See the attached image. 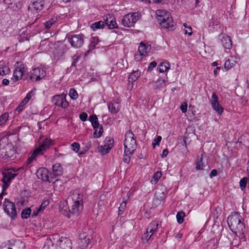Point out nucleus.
<instances>
[{"label": "nucleus", "instance_id": "obj_9", "mask_svg": "<svg viewBox=\"0 0 249 249\" xmlns=\"http://www.w3.org/2000/svg\"><path fill=\"white\" fill-rule=\"evenodd\" d=\"M46 75V72L44 70L36 68L33 69L28 73V76L31 81H37L44 78Z\"/></svg>", "mask_w": 249, "mask_h": 249}, {"label": "nucleus", "instance_id": "obj_37", "mask_svg": "<svg viewBox=\"0 0 249 249\" xmlns=\"http://www.w3.org/2000/svg\"><path fill=\"white\" fill-rule=\"evenodd\" d=\"M126 150H124L123 161L126 163H128L130 161V158L132 156L134 152L131 151L130 154L128 152L127 153H126Z\"/></svg>", "mask_w": 249, "mask_h": 249}, {"label": "nucleus", "instance_id": "obj_40", "mask_svg": "<svg viewBox=\"0 0 249 249\" xmlns=\"http://www.w3.org/2000/svg\"><path fill=\"white\" fill-rule=\"evenodd\" d=\"M94 129L95 130V132L93 134L94 137L96 138H99L101 137L103 132L102 126L101 125L99 126V128H94Z\"/></svg>", "mask_w": 249, "mask_h": 249}, {"label": "nucleus", "instance_id": "obj_33", "mask_svg": "<svg viewBox=\"0 0 249 249\" xmlns=\"http://www.w3.org/2000/svg\"><path fill=\"white\" fill-rule=\"evenodd\" d=\"M68 207L67 206H63V208H62V205H61L59 207V211L64 215H65L67 216L68 218H70L71 217V214L69 212V210L67 211Z\"/></svg>", "mask_w": 249, "mask_h": 249}, {"label": "nucleus", "instance_id": "obj_4", "mask_svg": "<svg viewBox=\"0 0 249 249\" xmlns=\"http://www.w3.org/2000/svg\"><path fill=\"white\" fill-rule=\"evenodd\" d=\"M124 150L130 154L131 151L134 152L137 148L136 141L134 134L130 130L128 131L125 135L124 141Z\"/></svg>", "mask_w": 249, "mask_h": 249}, {"label": "nucleus", "instance_id": "obj_36", "mask_svg": "<svg viewBox=\"0 0 249 249\" xmlns=\"http://www.w3.org/2000/svg\"><path fill=\"white\" fill-rule=\"evenodd\" d=\"M9 118V114L8 113H4L0 116V125L2 126L4 125L6 122Z\"/></svg>", "mask_w": 249, "mask_h": 249}, {"label": "nucleus", "instance_id": "obj_17", "mask_svg": "<svg viewBox=\"0 0 249 249\" xmlns=\"http://www.w3.org/2000/svg\"><path fill=\"white\" fill-rule=\"evenodd\" d=\"M49 171L46 168H41L37 170L36 174L38 178L51 182L52 181L49 179Z\"/></svg>", "mask_w": 249, "mask_h": 249}, {"label": "nucleus", "instance_id": "obj_49", "mask_svg": "<svg viewBox=\"0 0 249 249\" xmlns=\"http://www.w3.org/2000/svg\"><path fill=\"white\" fill-rule=\"evenodd\" d=\"M105 143L109 145V146L108 147L110 148V147H112L113 146L114 140L110 137H107L105 141Z\"/></svg>", "mask_w": 249, "mask_h": 249}, {"label": "nucleus", "instance_id": "obj_22", "mask_svg": "<svg viewBox=\"0 0 249 249\" xmlns=\"http://www.w3.org/2000/svg\"><path fill=\"white\" fill-rule=\"evenodd\" d=\"M17 176V174H14L9 170L7 172L3 173V179L2 181L3 182L10 183L11 180L15 178Z\"/></svg>", "mask_w": 249, "mask_h": 249}, {"label": "nucleus", "instance_id": "obj_57", "mask_svg": "<svg viewBox=\"0 0 249 249\" xmlns=\"http://www.w3.org/2000/svg\"><path fill=\"white\" fill-rule=\"evenodd\" d=\"M87 118L88 114L86 112H83L80 115V119L82 121H86L87 120Z\"/></svg>", "mask_w": 249, "mask_h": 249}, {"label": "nucleus", "instance_id": "obj_41", "mask_svg": "<svg viewBox=\"0 0 249 249\" xmlns=\"http://www.w3.org/2000/svg\"><path fill=\"white\" fill-rule=\"evenodd\" d=\"M248 178L246 177L242 178L239 182L240 187L242 191H244L247 186Z\"/></svg>", "mask_w": 249, "mask_h": 249}, {"label": "nucleus", "instance_id": "obj_19", "mask_svg": "<svg viewBox=\"0 0 249 249\" xmlns=\"http://www.w3.org/2000/svg\"><path fill=\"white\" fill-rule=\"evenodd\" d=\"M219 37L223 47L227 49H231V48L232 43L230 36H220Z\"/></svg>", "mask_w": 249, "mask_h": 249}, {"label": "nucleus", "instance_id": "obj_15", "mask_svg": "<svg viewBox=\"0 0 249 249\" xmlns=\"http://www.w3.org/2000/svg\"><path fill=\"white\" fill-rule=\"evenodd\" d=\"M45 4V0H32L29 9L38 12L42 10Z\"/></svg>", "mask_w": 249, "mask_h": 249}, {"label": "nucleus", "instance_id": "obj_45", "mask_svg": "<svg viewBox=\"0 0 249 249\" xmlns=\"http://www.w3.org/2000/svg\"><path fill=\"white\" fill-rule=\"evenodd\" d=\"M126 202L123 201L122 202V203L121 204V205L119 208V210H118V214L119 215L122 214L124 213V210L126 207Z\"/></svg>", "mask_w": 249, "mask_h": 249}, {"label": "nucleus", "instance_id": "obj_32", "mask_svg": "<svg viewBox=\"0 0 249 249\" xmlns=\"http://www.w3.org/2000/svg\"><path fill=\"white\" fill-rule=\"evenodd\" d=\"M89 238L78 241V244L81 249L87 248L89 243Z\"/></svg>", "mask_w": 249, "mask_h": 249}, {"label": "nucleus", "instance_id": "obj_24", "mask_svg": "<svg viewBox=\"0 0 249 249\" xmlns=\"http://www.w3.org/2000/svg\"><path fill=\"white\" fill-rule=\"evenodd\" d=\"M159 224L156 221H152L148 226L147 230L148 232H150L152 234L157 231L158 229Z\"/></svg>", "mask_w": 249, "mask_h": 249}, {"label": "nucleus", "instance_id": "obj_63", "mask_svg": "<svg viewBox=\"0 0 249 249\" xmlns=\"http://www.w3.org/2000/svg\"><path fill=\"white\" fill-rule=\"evenodd\" d=\"M168 154V150L167 149H164L162 153L161 157L162 158H165L167 156Z\"/></svg>", "mask_w": 249, "mask_h": 249}, {"label": "nucleus", "instance_id": "obj_18", "mask_svg": "<svg viewBox=\"0 0 249 249\" xmlns=\"http://www.w3.org/2000/svg\"><path fill=\"white\" fill-rule=\"evenodd\" d=\"M108 109L112 114H116L120 110L121 106L120 103L117 101L113 100L108 105Z\"/></svg>", "mask_w": 249, "mask_h": 249}, {"label": "nucleus", "instance_id": "obj_42", "mask_svg": "<svg viewBox=\"0 0 249 249\" xmlns=\"http://www.w3.org/2000/svg\"><path fill=\"white\" fill-rule=\"evenodd\" d=\"M108 146H109V145H108L105 143L104 145H101L100 146V151L102 152V153L103 154H107V153H108L110 151L111 148H112V147H110V148H109V147H108Z\"/></svg>", "mask_w": 249, "mask_h": 249}, {"label": "nucleus", "instance_id": "obj_3", "mask_svg": "<svg viewBox=\"0 0 249 249\" xmlns=\"http://www.w3.org/2000/svg\"><path fill=\"white\" fill-rule=\"evenodd\" d=\"M83 195L80 194H73L72 200L73 204L69 208V212L71 214L78 215L83 210Z\"/></svg>", "mask_w": 249, "mask_h": 249}, {"label": "nucleus", "instance_id": "obj_61", "mask_svg": "<svg viewBox=\"0 0 249 249\" xmlns=\"http://www.w3.org/2000/svg\"><path fill=\"white\" fill-rule=\"evenodd\" d=\"M185 34H188L189 36L192 34V29L191 26H188V27L185 29Z\"/></svg>", "mask_w": 249, "mask_h": 249}, {"label": "nucleus", "instance_id": "obj_20", "mask_svg": "<svg viewBox=\"0 0 249 249\" xmlns=\"http://www.w3.org/2000/svg\"><path fill=\"white\" fill-rule=\"evenodd\" d=\"M151 47L150 45L145 44L142 42L138 48V51L141 55H145L150 52Z\"/></svg>", "mask_w": 249, "mask_h": 249}, {"label": "nucleus", "instance_id": "obj_8", "mask_svg": "<svg viewBox=\"0 0 249 249\" xmlns=\"http://www.w3.org/2000/svg\"><path fill=\"white\" fill-rule=\"evenodd\" d=\"M3 207L5 213L11 217L12 219H15L17 216V213L15 204L7 199H5Z\"/></svg>", "mask_w": 249, "mask_h": 249}, {"label": "nucleus", "instance_id": "obj_23", "mask_svg": "<svg viewBox=\"0 0 249 249\" xmlns=\"http://www.w3.org/2000/svg\"><path fill=\"white\" fill-rule=\"evenodd\" d=\"M10 69L4 61L0 62V75H5L10 72Z\"/></svg>", "mask_w": 249, "mask_h": 249}, {"label": "nucleus", "instance_id": "obj_48", "mask_svg": "<svg viewBox=\"0 0 249 249\" xmlns=\"http://www.w3.org/2000/svg\"><path fill=\"white\" fill-rule=\"evenodd\" d=\"M216 111V112L219 115H221L223 112L224 108L221 105L219 104V106L216 105L215 107H212Z\"/></svg>", "mask_w": 249, "mask_h": 249}, {"label": "nucleus", "instance_id": "obj_62", "mask_svg": "<svg viewBox=\"0 0 249 249\" xmlns=\"http://www.w3.org/2000/svg\"><path fill=\"white\" fill-rule=\"evenodd\" d=\"M217 170L215 169H213L211 171V172L210 173V177L211 178H212L213 177L216 176L217 175Z\"/></svg>", "mask_w": 249, "mask_h": 249}, {"label": "nucleus", "instance_id": "obj_47", "mask_svg": "<svg viewBox=\"0 0 249 249\" xmlns=\"http://www.w3.org/2000/svg\"><path fill=\"white\" fill-rule=\"evenodd\" d=\"M234 65V62H231V60L228 59L226 61L224 64V67L226 70H228L231 68Z\"/></svg>", "mask_w": 249, "mask_h": 249}, {"label": "nucleus", "instance_id": "obj_46", "mask_svg": "<svg viewBox=\"0 0 249 249\" xmlns=\"http://www.w3.org/2000/svg\"><path fill=\"white\" fill-rule=\"evenodd\" d=\"M203 159L201 158L196 162V169L197 170H200L203 169V164L202 162Z\"/></svg>", "mask_w": 249, "mask_h": 249}, {"label": "nucleus", "instance_id": "obj_43", "mask_svg": "<svg viewBox=\"0 0 249 249\" xmlns=\"http://www.w3.org/2000/svg\"><path fill=\"white\" fill-rule=\"evenodd\" d=\"M69 94L70 97L73 100L76 99L78 97L77 91L74 89H71Z\"/></svg>", "mask_w": 249, "mask_h": 249}, {"label": "nucleus", "instance_id": "obj_27", "mask_svg": "<svg viewBox=\"0 0 249 249\" xmlns=\"http://www.w3.org/2000/svg\"><path fill=\"white\" fill-rule=\"evenodd\" d=\"M89 121L91 122L93 128H99V126H101L98 122V118L96 115H90L89 118Z\"/></svg>", "mask_w": 249, "mask_h": 249}, {"label": "nucleus", "instance_id": "obj_55", "mask_svg": "<svg viewBox=\"0 0 249 249\" xmlns=\"http://www.w3.org/2000/svg\"><path fill=\"white\" fill-rule=\"evenodd\" d=\"M241 243V241L238 239H234L231 245L232 248L233 249L234 247H237L238 248V246H239V244Z\"/></svg>", "mask_w": 249, "mask_h": 249}, {"label": "nucleus", "instance_id": "obj_5", "mask_svg": "<svg viewBox=\"0 0 249 249\" xmlns=\"http://www.w3.org/2000/svg\"><path fill=\"white\" fill-rule=\"evenodd\" d=\"M52 144V142L48 139L44 140L39 146L36 147L33 151L31 157L28 160V163H30L36 157L39 155H42L46 150Z\"/></svg>", "mask_w": 249, "mask_h": 249}, {"label": "nucleus", "instance_id": "obj_52", "mask_svg": "<svg viewBox=\"0 0 249 249\" xmlns=\"http://www.w3.org/2000/svg\"><path fill=\"white\" fill-rule=\"evenodd\" d=\"M161 172H157L154 175V176L153 177V179L154 180V181L155 182H157L159 180L160 178L161 177Z\"/></svg>", "mask_w": 249, "mask_h": 249}, {"label": "nucleus", "instance_id": "obj_56", "mask_svg": "<svg viewBox=\"0 0 249 249\" xmlns=\"http://www.w3.org/2000/svg\"><path fill=\"white\" fill-rule=\"evenodd\" d=\"M79 58H80V56L79 55H74L72 57V64H71V66H75L76 63L78 61Z\"/></svg>", "mask_w": 249, "mask_h": 249}, {"label": "nucleus", "instance_id": "obj_59", "mask_svg": "<svg viewBox=\"0 0 249 249\" xmlns=\"http://www.w3.org/2000/svg\"><path fill=\"white\" fill-rule=\"evenodd\" d=\"M51 243V241L50 240H48L47 242V244H45L43 247V249H53V244H52V247L50 246V244Z\"/></svg>", "mask_w": 249, "mask_h": 249}, {"label": "nucleus", "instance_id": "obj_28", "mask_svg": "<svg viewBox=\"0 0 249 249\" xmlns=\"http://www.w3.org/2000/svg\"><path fill=\"white\" fill-rule=\"evenodd\" d=\"M158 69L160 72H165L170 69L169 64L167 61L163 62L158 66Z\"/></svg>", "mask_w": 249, "mask_h": 249}, {"label": "nucleus", "instance_id": "obj_38", "mask_svg": "<svg viewBox=\"0 0 249 249\" xmlns=\"http://www.w3.org/2000/svg\"><path fill=\"white\" fill-rule=\"evenodd\" d=\"M218 98L215 93H213L212 95L211 105L212 107H215L216 105L219 106Z\"/></svg>", "mask_w": 249, "mask_h": 249}, {"label": "nucleus", "instance_id": "obj_58", "mask_svg": "<svg viewBox=\"0 0 249 249\" xmlns=\"http://www.w3.org/2000/svg\"><path fill=\"white\" fill-rule=\"evenodd\" d=\"M89 238L86 232L80 233L79 235V240H84Z\"/></svg>", "mask_w": 249, "mask_h": 249}, {"label": "nucleus", "instance_id": "obj_39", "mask_svg": "<svg viewBox=\"0 0 249 249\" xmlns=\"http://www.w3.org/2000/svg\"><path fill=\"white\" fill-rule=\"evenodd\" d=\"M153 235V234H152L150 232H148V231L146 230V232L142 235V240L143 242L147 243Z\"/></svg>", "mask_w": 249, "mask_h": 249}, {"label": "nucleus", "instance_id": "obj_12", "mask_svg": "<svg viewBox=\"0 0 249 249\" xmlns=\"http://www.w3.org/2000/svg\"><path fill=\"white\" fill-rule=\"evenodd\" d=\"M52 103L62 108H65L67 107L69 104L66 99V95L65 94L56 95L53 97Z\"/></svg>", "mask_w": 249, "mask_h": 249}, {"label": "nucleus", "instance_id": "obj_60", "mask_svg": "<svg viewBox=\"0 0 249 249\" xmlns=\"http://www.w3.org/2000/svg\"><path fill=\"white\" fill-rule=\"evenodd\" d=\"M180 108L183 113H186L187 111V103H184L183 104H182L180 107Z\"/></svg>", "mask_w": 249, "mask_h": 249}, {"label": "nucleus", "instance_id": "obj_51", "mask_svg": "<svg viewBox=\"0 0 249 249\" xmlns=\"http://www.w3.org/2000/svg\"><path fill=\"white\" fill-rule=\"evenodd\" d=\"M157 65V63L155 61L151 62L149 64V67H148L147 71H151L153 70V69L156 67Z\"/></svg>", "mask_w": 249, "mask_h": 249}, {"label": "nucleus", "instance_id": "obj_29", "mask_svg": "<svg viewBox=\"0 0 249 249\" xmlns=\"http://www.w3.org/2000/svg\"><path fill=\"white\" fill-rule=\"evenodd\" d=\"M98 42L99 39L97 37H92L91 40V42L89 45V50L87 52L89 53V51L93 50L95 48L96 45L98 44Z\"/></svg>", "mask_w": 249, "mask_h": 249}, {"label": "nucleus", "instance_id": "obj_50", "mask_svg": "<svg viewBox=\"0 0 249 249\" xmlns=\"http://www.w3.org/2000/svg\"><path fill=\"white\" fill-rule=\"evenodd\" d=\"M71 147L74 151L77 152L80 148V144L77 142H73L71 144Z\"/></svg>", "mask_w": 249, "mask_h": 249}, {"label": "nucleus", "instance_id": "obj_25", "mask_svg": "<svg viewBox=\"0 0 249 249\" xmlns=\"http://www.w3.org/2000/svg\"><path fill=\"white\" fill-rule=\"evenodd\" d=\"M141 74V73L139 70L133 71L129 76V81L131 83L135 82L140 77Z\"/></svg>", "mask_w": 249, "mask_h": 249}, {"label": "nucleus", "instance_id": "obj_13", "mask_svg": "<svg viewBox=\"0 0 249 249\" xmlns=\"http://www.w3.org/2000/svg\"><path fill=\"white\" fill-rule=\"evenodd\" d=\"M17 63L18 64V66L14 70L13 76L11 78V80L13 83H15L21 79L23 77L24 73V65L21 63H19L18 62Z\"/></svg>", "mask_w": 249, "mask_h": 249}, {"label": "nucleus", "instance_id": "obj_26", "mask_svg": "<svg viewBox=\"0 0 249 249\" xmlns=\"http://www.w3.org/2000/svg\"><path fill=\"white\" fill-rule=\"evenodd\" d=\"M57 17L56 16H53L52 18L46 21L44 24L46 29H50L52 26L57 21Z\"/></svg>", "mask_w": 249, "mask_h": 249}, {"label": "nucleus", "instance_id": "obj_53", "mask_svg": "<svg viewBox=\"0 0 249 249\" xmlns=\"http://www.w3.org/2000/svg\"><path fill=\"white\" fill-rule=\"evenodd\" d=\"M161 140V137L160 136H159L157 137L156 139H155L154 141V142H153V147L155 148V146L156 145H159L160 144V142Z\"/></svg>", "mask_w": 249, "mask_h": 249}, {"label": "nucleus", "instance_id": "obj_2", "mask_svg": "<svg viewBox=\"0 0 249 249\" xmlns=\"http://www.w3.org/2000/svg\"><path fill=\"white\" fill-rule=\"evenodd\" d=\"M156 15L159 24L163 28L174 30L175 23L170 14L165 10H157Z\"/></svg>", "mask_w": 249, "mask_h": 249}, {"label": "nucleus", "instance_id": "obj_16", "mask_svg": "<svg viewBox=\"0 0 249 249\" xmlns=\"http://www.w3.org/2000/svg\"><path fill=\"white\" fill-rule=\"evenodd\" d=\"M56 245L57 249H71V241L66 237H61Z\"/></svg>", "mask_w": 249, "mask_h": 249}, {"label": "nucleus", "instance_id": "obj_44", "mask_svg": "<svg viewBox=\"0 0 249 249\" xmlns=\"http://www.w3.org/2000/svg\"><path fill=\"white\" fill-rule=\"evenodd\" d=\"M19 0H3V1L5 4L8 5V7L12 6L13 4L17 7L18 2Z\"/></svg>", "mask_w": 249, "mask_h": 249}, {"label": "nucleus", "instance_id": "obj_21", "mask_svg": "<svg viewBox=\"0 0 249 249\" xmlns=\"http://www.w3.org/2000/svg\"><path fill=\"white\" fill-rule=\"evenodd\" d=\"M63 170L59 163H56L53 166V175L54 178L60 176L63 174Z\"/></svg>", "mask_w": 249, "mask_h": 249}, {"label": "nucleus", "instance_id": "obj_1", "mask_svg": "<svg viewBox=\"0 0 249 249\" xmlns=\"http://www.w3.org/2000/svg\"><path fill=\"white\" fill-rule=\"evenodd\" d=\"M241 219L240 215L236 212H234L228 218V224L230 229L236 234H244L245 232V226Z\"/></svg>", "mask_w": 249, "mask_h": 249}, {"label": "nucleus", "instance_id": "obj_11", "mask_svg": "<svg viewBox=\"0 0 249 249\" xmlns=\"http://www.w3.org/2000/svg\"><path fill=\"white\" fill-rule=\"evenodd\" d=\"M2 158L6 161L12 160L16 158V152L14 147L12 145H8L5 152H2L0 154Z\"/></svg>", "mask_w": 249, "mask_h": 249}, {"label": "nucleus", "instance_id": "obj_30", "mask_svg": "<svg viewBox=\"0 0 249 249\" xmlns=\"http://www.w3.org/2000/svg\"><path fill=\"white\" fill-rule=\"evenodd\" d=\"M105 26L104 22L103 21H99L95 22L91 25V28L95 31L98 29H101L104 28Z\"/></svg>", "mask_w": 249, "mask_h": 249}, {"label": "nucleus", "instance_id": "obj_10", "mask_svg": "<svg viewBox=\"0 0 249 249\" xmlns=\"http://www.w3.org/2000/svg\"><path fill=\"white\" fill-rule=\"evenodd\" d=\"M69 42L71 46L75 48H79L84 44V38L83 35H69L67 37Z\"/></svg>", "mask_w": 249, "mask_h": 249}, {"label": "nucleus", "instance_id": "obj_54", "mask_svg": "<svg viewBox=\"0 0 249 249\" xmlns=\"http://www.w3.org/2000/svg\"><path fill=\"white\" fill-rule=\"evenodd\" d=\"M48 204L49 202L47 200L43 201L38 209V211L43 210L48 205Z\"/></svg>", "mask_w": 249, "mask_h": 249}, {"label": "nucleus", "instance_id": "obj_35", "mask_svg": "<svg viewBox=\"0 0 249 249\" xmlns=\"http://www.w3.org/2000/svg\"><path fill=\"white\" fill-rule=\"evenodd\" d=\"M165 86V81L163 79H158L155 83L154 87L155 89H158L160 88L164 87Z\"/></svg>", "mask_w": 249, "mask_h": 249}, {"label": "nucleus", "instance_id": "obj_34", "mask_svg": "<svg viewBox=\"0 0 249 249\" xmlns=\"http://www.w3.org/2000/svg\"><path fill=\"white\" fill-rule=\"evenodd\" d=\"M185 216V213L183 211L179 212L177 213L176 217L177 221L179 224H181L183 222L184 217Z\"/></svg>", "mask_w": 249, "mask_h": 249}, {"label": "nucleus", "instance_id": "obj_6", "mask_svg": "<svg viewBox=\"0 0 249 249\" xmlns=\"http://www.w3.org/2000/svg\"><path fill=\"white\" fill-rule=\"evenodd\" d=\"M52 144V142L48 139L44 140L39 146L36 147L33 151L31 157L28 160V163H30L36 157L39 155H42L46 150Z\"/></svg>", "mask_w": 249, "mask_h": 249}, {"label": "nucleus", "instance_id": "obj_31", "mask_svg": "<svg viewBox=\"0 0 249 249\" xmlns=\"http://www.w3.org/2000/svg\"><path fill=\"white\" fill-rule=\"evenodd\" d=\"M31 213V210L30 208H26L23 209L21 212V216L22 218L27 219L30 217Z\"/></svg>", "mask_w": 249, "mask_h": 249}, {"label": "nucleus", "instance_id": "obj_64", "mask_svg": "<svg viewBox=\"0 0 249 249\" xmlns=\"http://www.w3.org/2000/svg\"><path fill=\"white\" fill-rule=\"evenodd\" d=\"M2 83L5 86H7L9 84V80L7 79H4L2 81Z\"/></svg>", "mask_w": 249, "mask_h": 249}, {"label": "nucleus", "instance_id": "obj_7", "mask_svg": "<svg viewBox=\"0 0 249 249\" xmlns=\"http://www.w3.org/2000/svg\"><path fill=\"white\" fill-rule=\"evenodd\" d=\"M141 16V14L138 12L126 14L122 19V23L125 27H132L139 19Z\"/></svg>", "mask_w": 249, "mask_h": 249}, {"label": "nucleus", "instance_id": "obj_14", "mask_svg": "<svg viewBox=\"0 0 249 249\" xmlns=\"http://www.w3.org/2000/svg\"><path fill=\"white\" fill-rule=\"evenodd\" d=\"M104 24L106 25L109 29H115L118 28L117 24L115 20V18L110 14H108L104 17Z\"/></svg>", "mask_w": 249, "mask_h": 249}]
</instances>
